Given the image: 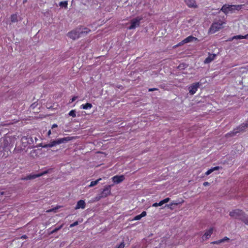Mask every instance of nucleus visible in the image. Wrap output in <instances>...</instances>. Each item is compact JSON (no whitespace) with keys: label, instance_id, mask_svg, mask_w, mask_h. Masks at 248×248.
I'll list each match as a JSON object with an SVG mask.
<instances>
[{"label":"nucleus","instance_id":"f3484780","mask_svg":"<svg viewBox=\"0 0 248 248\" xmlns=\"http://www.w3.org/2000/svg\"><path fill=\"white\" fill-rule=\"evenodd\" d=\"M85 208V202L83 200L79 201L78 202V203L77 204V205L76 206V209H80V208H81V209H83Z\"/></svg>","mask_w":248,"mask_h":248},{"label":"nucleus","instance_id":"bb28decb","mask_svg":"<svg viewBox=\"0 0 248 248\" xmlns=\"http://www.w3.org/2000/svg\"><path fill=\"white\" fill-rule=\"evenodd\" d=\"M62 227V225H60L59 227H56L55 228V229H54L53 230H52L51 231V233H54L55 232H56L57 231H58L59 230H60L61 229V228Z\"/></svg>","mask_w":248,"mask_h":248},{"label":"nucleus","instance_id":"6ab92c4d","mask_svg":"<svg viewBox=\"0 0 248 248\" xmlns=\"http://www.w3.org/2000/svg\"><path fill=\"white\" fill-rule=\"evenodd\" d=\"M146 212L145 211H143L140 215H137L135 217L133 220H140L142 217L146 216Z\"/></svg>","mask_w":248,"mask_h":248},{"label":"nucleus","instance_id":"dca6fc26","mask_svg":"<svg viewBox=\"0 0 248 248\" xmlns=\"http://www.w3.org/2000/svg\"><path fill=\"white\" fill-rule=\"evenodd\" d=\"M186 4L191 8H196L197 5L194 0H185Z\"/></svg>","mask_w":248,"mask_h":248},{"label":"nucleus","instance_id":"7ed1b4c3","mask_svg":"<svg viewBox=\"0 0 248 248\" xmlns=\"http://www.w3.org/2000/svg\"><path fill=\"white\" fill-rule=\"evenodd\" d=\"M38 139L36 137L27 135V136H23L21 138V141L24 146L26 147L28 146V148H32L35 147V144Z\"/></svg>","mask_w":248,"mask_h":248},{"label":"nucleus","instance_id":"cd10ccee","mask_svg":"<svg viewBox=\"0 0 248 248\" xmlns=\"http://www.w3.org/2000/svg\"><path fill=\"white\" fill-rule=\"evenodd\" d=\"M177 204H178V203L173 202H171V203H170L169 204L166 205V206H167L168 207L171 208V206H172L173 205H177Z\"/></svg>","mask_w":248,"mask_h":248},{"label":"nucleus","instance_id":"473e14b6","mask_svg":"<svg viewBox=\"0 0 248 248\" xmlns=\"http://www.w3.org/2000/svg\"><path fill=\"white\" fill-rule=\"evenodd\" d=\"M67 1H63V7H67Z\"/></svg>","mask_w":248,"mask_h":248},{"label":"nucleus","instance_id":"412c9836","mask_svg":"<svg viewBox=\"0 0 248 248\" xmlns=\"http://www.w3.org/2000/svg\"><path fill=\"white\" fill-rule=\"evenodd\" d=\"M92 105L89 103H86L85 104H82L80 106L81 108H83L84 109H90L91 108H92Z\"/></svg>","mask_w":248,"mask_h":248},{"label":"nucleus","instance_id":"4be33fe9","mask_svg":"<svg viewBox=\"0 0 248 248\" xmlns=\"http://www.w3.org/2000/svg\"><path fill=\"white\" fill-rule=\"evenodd\" d=\"M10 19L12 23H15L18 21L17 16L16 14H13L10 16Z\"/></svg>","mask_w":248,"mask_h":248},{"label":"nucleus","instance_id":"9b49d317","mask_svg":"<svg viewBox=\"0 0 248 248\" xmlns=\"http://www.w3.org/2000/svg\"><path fill=\"white\" fill-rule=\"evenodd\" d=\"M200 84L199 82L195 83L192 84L189 87V93L190 94L193 95L196 93L198 88L199 87Z\"/></svg>","mask_w":248,"mask_h":248},{"label":"nucleus","instance_id":"aec40b11","mask_svg":"<svg viewBox=\"0 0 248 248\" xmlns=\"http://www.w3.org/2000/svg\"><path fill=\"white\" fill-rule=\"evenodd\" d=\"M221 167H219V166H217V167H213L210 169H209V170H208L206 172H205V174L206 175H209L210 174H211L212 172H213L215 170H219V169H220Z\"/></svg>","mask_w":248,"mask_h":248},{"label":"nucleus","instance_id":"58836bf2","mask_svg":"<svg viewBox=\"0 0 248 248\" xmlns=\"http://www.w3.org/2000/svg\"><path fill=\"white\" fill-rule=\"evenodd\" d=\"M76 98H77V97H74L73 98H72L71 102L74 101L76 100Z\"/></svg>","mask_w":248,"mask_h":248},{"label":"nucleus","instance_id":"c85d7f7f","mask_svg":"<svg viewBox=\"0 0 248 248\" xmlns=\"http://www.w3.org/2000/svg\"><path fill=\"white\" fill-rule=\"evenodd\" d=\"M170 200V199L169 198H165V199L162 200V202L163 203V204L167 203L168 202H169Z\"/></svg>","mask_w":248,"mask_h":248},{"label":"nucleus","instance_id":"7c9ffc66","mask_svg":"<svg viewBox=\"0 0 248 248\" xmlns=\"http://www.w3.org/2000/svg\"><path fill=\"white\" fill-rule=\"evenodd\" d=\"M124 242H122L118 247L117 248H124Z\"/></svg>","mask_w":248,"mask_h":248},{"label":"nucleus","instance_id":"c756f323","mask_svg":"<svg viewBox=\"0 0 248 248\" xmlns=\"http://www.w3.org/2000/svg\"><path fill=\"white\" fill-rule=\"evenodd\" d=\"M78 224V221H75L73 223L70 224V228H72L73 227H74L75 226H77Z\"/></svg>","mask_w":248,"mask_h":248},{"label":"nucleus","instance_id":"4468645a","mask_svg":"<svg viewBox=\"0 0 248 248\" xmlns=\"http://www.w3.org/2000/svg\"><path fill=\"white\" fill-rule=\"evenodd\" d=\"M216 57V55L215 54H209V56L207 58H206L204 61V63L205 64H207L210 63L214 60L215 59Z\"/></svg>","mask_w":248,"mask_h":248},{"label":"nucleus","instance_id":"423d86ee","mask_svg":"<svg viewBox=\"0 0 248 248\" xmlns=\"http://www.w3.org/2000/svg\"><path fill=\"white\" fill-rule=\"evenodd\" d=\"M247 127H248V121L242 124L237 128L234 129L232 132L228 133L227 135L230 136H234L237 133L244 131Z\"/></svg>","mask_w":248,"mask_h":248},{"label":"nucleus","instance_id":"ddd939ff","mask_svg":"<svg viewBox=\"0 0 248 248\" xmlns=\"http://www.w3.org/2000/svg\"><path fill=\"white\" fill-rule=\"evenodd\" d=\"M213 232V228H210L209 230H207L204 235L202 236V239L203 241H205L209 239L211 234H212Z\"/></svg>","mask_w":248,"mask_h":248},{"label":"nucleus","instance_id":"5701e85b","mask_svg":"<svg viewBox=\"0 0 248 248\" xmlns=\"http://www.w3.org/2000/svg\"><path fill=\"white\" fill-rule=\"evenodd\" d=\"M248 39V33L246 35H238L236 36H234L232 37V39Z\"/></svg>","mask_w":248,"mask_h":248},{"label":"nucleus","instance_id":"a211bd4d","mask_svg":"<svg viewBox=\"0 0 248 248\" xmlns=\"http://www.w3.org/2000/svg\"><path fill=\"white\" fill-rule=\"evenodd\" d=\"M229 240H230V239L228 237L225 236V237H224L223 238H222L221 239L218 240L217 241H215L212 242L211 243L213 244L218 245V244H219L222 243H224L225 242H228Z\"/></svg>","mask_w":248,"mask_h":248},{"label":"nucleus","instance_id":"2f4dec72","mask_svg":"<svg viewBox=\"0 0 248 248\" xmlns=\"http://www.w3.org/2000/svg\"><path fill=\"white\" fill-rule=\"evenodd\" d=\"M58 209V207L57 208H52L51 209H50V210H48L47 211V212H56V210Z\"/></svg>","mask_w":248,"mask_h":248},{"label":"nucleus","instance_id":"f704fd0d","mask_svg":"<svg viewBox=\"0 0 248 248\" xmlns=\"http://www.w3.org/2000/svg\"><path fill=\"white\" fill-rule=\"evenodd\" d=\"M27 236L26 235H23L21 237V238L22 239H26L27 238Z\"/></svg>","mask_w":248,"mask_h":248},{"label":"nucleus","instance_id":"b1692460","mask_svg":"<svg viewBox=\"0 0 248 248\" xmlns=\"http://www.w3.org/2000/svg\"><path fill=\"white\" fill-rule=\"evenodd\" d=\"M100 180H101V178L97 179L95 181H92L90 183V185L89 186V187H91L94 186L96 185Z\"/></svg>","mask_w":248,"mask_h":248},{"label":"nucleus","instance_id":"f8f14e48","mask_svg":"<svg viewBox=\"0 0 248 248\" xmlns=\"http://www.w3.org/2000/svg\"><path fill=\"white\" fill-rule=\"evenodd\" d=\"M112 181L115 184H119L124 180V176L123 175H115L112 178Z\"/></svg>","mask_w":248,"mask_h":248},{"label":"nucleus","instance_id":"c9c22d12","mask_svg":"<svg viewBox=\"0 0 248 248\" xmlns=\"http://www.w3.org/2000/svg\"><path fill=\"white\" fill-rule=\"evenodd\" d=\"M203 185L204 186H207L209 185V183L208 182H205L203 183Z\"/></svg>","mask_w":248,"mask_h":248},{"label":"nucleus","instance_id":"6e6552de","mask_svg":"<svg viewBox=\"0 0 248 248\" xmlns=\"http://www.w3.org/2000/svg\"><path fill=\"white\" fill-rule=\"evenodd\" d=\"M141 20V18L137 17L131 20L130 26L128 28L129 30H132L135 29L140 26V21Z\"/></svg>","mask_w":248,"mask_h":248},{"label":"nucleus","instance_id":"72a5a7b5","mask_svg":"<svg viewBox=\"0 0 248 248\" xmlns=\"http://www.w3.org/2000/svg\"><path fill=\"white\" fill-rule=\"evenodd\" d=\"M57 127H58V126L56 124H54L52 125L51 129H52V130H53L55 128H57Z\"/></svg>","mask_w":248,"mask_h":248},{"label":"nucleus","instance_id":"1a4fd4ad","mask_svg":"<svg viewBox=\"0 0 248 248\" xmlns=\"http://www.w3.org/2000/svg\"><path fill=\"white\" fill-rule=\"evenodd\" d=\"M49 170H46L45 171H44L41 173H38V174H30L26 176V178H25L24 180H31L35 178H36L37 177H39L40 176H42L46 174H47L48 173Z\"/></svg>","mask_w":248,"mask_h":248},{"label":"nucleus","instance_id":"37998d69","mask_svg":"<svg viewBox=\"0 0 248 248\" xmlns=\"http://www.w3.org/2000/svg\"><path fill=\"white\" fill-rule=\"evenodd\" d=\"M27 0H24L23 2L25 3L27 1Z\"/></svg>","mask_w":248,"mask_h":248},{"label":"nucleus","instance_id":"393cba45","mask_svg":"<svg viewBox=\"0 0 248 248\" xmlns=\"http://www.w3.org/2000/svg\"><path fill=\"white\" fill-rule=\"evenodd\" d=\"M76 112L75 110H72L69 112L68 115L73 117H75L76 116Z\"/></svg>","mask_w":248,"mask_h":248},{"label":"nucleus","instance_id":"a19ab883","mask_svg":"<svg viewBox=\"0 0 248 248\" xmlns=\"http://www.w3.org/2000/svg\"><path fill=\"white\" fill-rule=\"evenodd\" d=\"M183 44H182V42H181L180 43H179V44H178L176 46H181V45H183Z\"/></svg>","mask_w":248,"mask_h":248},{"label":"nucleus","instance_id":"9d476101","mask_svg":"<svg viewBox=\"0 0 248 248\" xmlns=\"http://www.w3.org/2000/svg\"><path fill=\"white\" fill-rule=\"evenodd\" d=\"M62 143V139H59L57 140H54L53 141H51L49 143L45 144L44 146V147L47 148V147H52L57 145L60 144Z\"/></svg>","mask_w":248,"mask_h":248},{"label":"nucleus","instance_id":"e433bc0d","mask_svg":"<svg viewBox=\"0 0 248 248\" xmlns=\"http://www.w3.org/2000/svg\"><path fill=\"white\" fill-rule=\"evenodd\" d=\"M156 89L155 88H150L149 89V92H152V91H155V90H156Z\"/></svg>","mask_w":248,"mask_h":248},{"label":"nucleus","instance_id":"4c0bfd02","mask_svg":"<svg viewBox=\"0 0 248 248\" xmlns=\"http://www.w3.org/2000/svg\"><path fill=\"white\" fill-rule=\"evenodd\" d=\"M51 130H49L48 131V132H47V135H48V136H49L51 135Z\"/></svg>","mask_w":248,"mask_h":248},{"label":"nucleus","instance_id":"79ce46f5","mask_svg":"<svg viewBox=\"0 0 248 248\" xmlns=\"http://www.w3.org/2000/svg\"><path fill=\"white\" fill-rule=\"evenodd\" d=\"M52 132H53V133H56V130H54V129L53 130H52Z\"/></svg>","mask_w":248,"mask_h":248},{"label":"nucleus","instance_id":"0eeeda50","mask_svg":"<svg viewBox=\"0 0 248 248\" xmlns=\"http://www.w3.org/2000/svg\"><path fill=\"white\" fill-rule=\"evenodd\" d=\"M110 194V186H107L105 187L103 191L101 192L100 195L96 197L97 201L99 200L102 198H105L107 197Z\"/></svg>","mask_w":248,"mask_h":248},{"label":"nucleus","instance_id":"20e7f679","mask_svg":"<svg viewBox=\"0 0 248 248\" xmlns=\"http://www.w3.org/2000/svg\"><path fill=\"white\" fill-rule=\"evenodd\" d=\"M242 5H224L222 6L221 10L225 14L235 13L236 11L240 10Z\"/></svg>","mask_w":248,"mask_h":248},{"label":"nucleus","instance_id":"2eb2a0df","mask_svg":"<svg viewBox=\"0 0 248 248\" xmlns=\"http://www.w3.org/2000/svg\"><path fill=\"white\" fill-rule=\"evenodd\" d=\"M197 40V38L192 36H189L182 41V44H184L189 42Z\"/></svg>","mask_w":248,"mask_h":248},{"label":"nucleus","instance_id":"ea45409f","mask_svg":"<svg viewBox=\"0 0 248 248\" xmlns=\"http://www.w3.org/2000/svg\"><path fill=\"white\" fill-rule=\"evenodd\" d=\"M59 4L60 6L62 7V1H60Z\"/></svg>","mask_w":248,"mask_h":248},{"label":"nucleus","instance_id":"39448f33","mask_svg":"<svg viewBox=\"0 0 248 248\" xmlns=\"http://www.w3.org/2000/svg\"><path fill=\"white\" fill-rule=\"evenodd\" d=\"M225 24V22L219 20L217 22H214L211 25L209 29V32L210 33H214L223 28V25Z\"/></svg>","mask_w":248,"mask_h":248},{"label":"nucleus","instance_id":"f257e3e1","mask_svg":"<svg viewBox=\"0 0 248 248\" xmlns=\"http://www.w3.org/2000/svg\"><path fill=\"white\" fill-rule=\"evenodd\" d=\"M90 31L89 29L80 26L69 32L67 36L73 40H76L86 35Z\"/></svg>","mask_w":248,"mask_h":248},{"label":"nucleus","instance_id":"f03ea898","mask_svg":"<svg viewBox=\"0 0 248 248\" xmlns=\"http://www.w3.org/2000/svg\"><path fill=\"white\" fill-rule=\"evenodd\" d=\"M229 215L232 218L240 219L246 224H248V217L241 210H233L230 212Z\"/></svg>","mask_w":248,"mask_h":248},{"label":"nucleus","instance_id":"a878e982","mask_svg":"<svg viewBox=\"0 0 248 248\" xmlns=\"http://www.w3.org/2000/svg\"><path fill=\"white\" fill-rule=\"evenodd\" d=\"M163 204V203L162 202V201H161L160 202H155V203H154L153 205H152V206L153 207H157V206H161Z\"/></svg>","mask_w":248,"mask_h":248}]
</instances>
